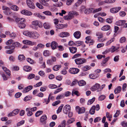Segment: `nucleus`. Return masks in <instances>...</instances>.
Instances as JSON below:
<instances>
[{
	"instance_id": "8fccbe9b",
	"label": "nucleus",
	"mask_w": 127,
	"mask_h": 127,
	"mask_svg": "<svg viewBox=\"0 0 127 127\" xmlns=\"http://www.w3.org/2000/svg\"><path fill=\"white\" fill-rule=\"evenodd\" d=\"M14 52V51L10 49L6 50L5 53L7 54H11L13 53Z\"/></svg>"
},
{
	"instance_id": "39448f33",
	"label": "nucleus",
	"mask_w": 127,
	"mask_h": 127,
	"mask_svg": "<svg viewBox=\"0 0 127 127\" xmlns=\"http://www.w3.org/2000/svg\"><path fill=\"white\" fill-rule=\"evenodd\" d=\"M70 106L69 105H66L64 107L63 109V112L66 114H67L70 110Z\"/></svg>"
},
{
	"instance_id": "f704fd0d",
	"label": "nucleus",
	"mask_w": 127,
	"mask_h": 127,
	"mask_svg": "<svg viewBox=\"0 0 127 127\" xmlns=\"http://www.w3.org/2000/svg\"><path fill=\"white\" fill-rule=\"evenodd\" d=\"M34 15L36 17H38L40 19H44L45 18V17L41 15L39 13H36L34 14Z\"/></svg>"
},
{
	"instance_id": "e433bc0d",
	"label": "nucleus",
	"mask_w": 127,
	"mask_h": 127,
	"mask_svg": "<svg viewBox=\"0 0 127 127\" xmlns=\"http://www.w3.org/2000/svg\"><path fill=\"white\" fill-rule=\"evenodd\" d=\"M12 9L14 11H17L19 9V8L16 5H13L11 7Z\"/></svg>"
},
{
	"instance_id": "3c124183",
	"label": "nucleus",
	"mask_w": 127,
	"mask_h": 127,
	"mask_svg": "<svg viewBox=\"0 0 127 127\" xmlns=\"http://www.w3.org/2000/svg\"><path fill=\"white\" fill-rule=\"evenodd\" d=\"M62 90L63 88H62L61 87L59 88H58L55 90L54 92V94H56L61 91Z\"/></svg>"
},
{
	"instance_id": "4468645a",
	"label": "nucleus",
	"mask_w": 127,
	"mask_h": 127,
	"mask_svg": "<svg viewBox=\"0 0 127 127\" xmlns=\"http://www.w3.org/2000/svg\"><path fill=\"white\" fill-rule=\"evenodd\" d=\"M33 87L32 86H29L24 89L23 92L24 93L28 92L32 89Z\"/></svg>"
},
{
	"instance_id": "f257e3e1",
	"label": "nucleus",
	"mask_w": 127,
	"mask_h": 127,
	"mask_svg": "<svg viewBox=\"0 0 127 127\" xmlns=\"http://www.w3.org/2000/svg\"><path fill=\"white\" fill-rule=\"evenodd\" d=\"M23 34L26 36H28L30 38L34 39L38 38L39 36L40 35L36 32H30L28 31L24 32Z\"/></svg>"
},
{
	"instance_id": "c9c22d12",
	"label": "nucleus",
	"mask_w": 127,
	"mask_h": 127,
	"mask_svg": "<svg viewBox=\"0 0 127 127\" xmlns=\"http://www.w3.org/2000/svg\"><path fill=\"white\" fill-rule=\"evenodd\" d=\"M91 67L89 66L86 65L84 66L82 68V69L84 71H86L89 70Z\"/></svg>"
},
{
	"instance_id": "0eeeda50",
	"label": "nucleus",
	"mask_w": 127,
	"mask_h": 127,
	"mask_svg": "<svg viewBox=\"0 0 127 127\" xmlns=\"http://www.w3.org/2000/svg\"><path fill=\"white\" fill-rule=\"evenodd\" d=\"M79 71V69L78 68H72L69 69V72L72 74H77Z\"/></svg>"
},
{
	"instance_id": "4be33fe9",
	"label": "nucleus",
	"mask_w": 127,
	"mask_h": 127,
	"mask_svg": "<svg viewBox=\"0 0 127 127\" xmlns=\"http://www.w3.org/2000/svg\"><path fill=\"white\" fill-rule=\"evenodd\" d=\"M110 26L107 25L103 26L101 28V30L103 31H107L109 30L110 28Z\"/></svg>"
},
{
	"instance_id": "774afa93",
	"label": "nucleus",
	"mask_w": 127,
	"mask_h": 127,
	"mask_svg": "<svg viewBox=\"0 0 127 127\" xmlns=\"http://www.w3.org/2000/svg\"><path fill=\"white\" fill-rule=\"evenodd\" d=\"M36 5L37 7L40 9H42L43 8V6L38 2H37L36 3Z\"/></svg>"
},
{
	"instance_id": "f8f14e48",
	"label": "nucleus",
	"mask_w": 127,
	"mask_h": 127,
	"mask_svg": "<svg viewBox=\"0 0 127 127\" xmlns=\"http://www.w3.org/2000/svg\"><path fill=\"white\" fill-rule=\"evenodd\" d=\"M67 26V24H58V25H55V27L59 29H61L65 27H66Z\"/></svg>"
},
{
	"instance_id": "423d86ee",
	"label": "nucleus",
	"mask_w": 127,
	"mask_h": 127,
	"mask_svg": "<svg viewBox=\"0 0 127 127\" xmlns=\"http://www.w3.org/2000/svg\"><path fill=\"white\" fill-rule=\"evenodd\" d=\"M76 109L77 111L78 112V114L84 113L85 111V109L84 107L80 108L78 106H76Z\"/></svg>"
},
{
	"instance_id": "f3484780",
	"label": "nucleus",
	"mask_w": 127,
	"mask_h": 127,
	"mask_svg": "<svg viewBox=\"0 0 127 127\" xmlns=\"http://www.w3.org/2000/svg\"><path fill=\"white\" fill-rule=\"evenodd\" d=\"M74 36L76 38H79L81 35V33L79 31H77L75 32L74 33Z\"/></svg>"
},
{
	"instance_id": "7ed1b4c3",
	"label": "nucleus",
	"mask_w": 127,
	"mask_h": 127,
	"mask_svg": "<svg viewBox=\"0 0 127 127\" xmlns=\"http://www.w3.org/2000/svg\"><path fill=\"white\" fill-rule=\"evenodd\" d=\"M74 61L76 64L78 65L82 64L87 62L86 60L84 58L76 59Z\"/></svg>"
},
{
	"instance_id": "393cba45",
	"label": "nucleus",
	"mask_w": 127,
	"mask_h": 127,
	"mask_svg": "<svg viewBox=\"0 0 127 127\" xmlns=\"http://www.w3.org/2000/svg\"><path fill=\"white\" fill-rule=\"evenodd\" d=\"M86 84V82L83 80H80L78 82V84L80 86H84Z\"/></svg>"
},
{
	"instance_id": "09e8293b",
	"label": "nucleus",
	"mask_w": 127,
	"mask_h": 127,
	"mask_svg": "<svg viewBox=\"0 0 127 127\" xmlns=\"http://www.w3.org/2000/svg\"><path fill=\"white\" fill-rule=\"evenodd\" d=\"M19 111V110L18 109H15L13 111H12V113H13V115L15 116L18 113Z\"/></svg>"
},
{
	"instance_id": "a878e982",
	"label": "nucleus",
	"mask_w": 127,
	"mask_h": 127,
	"mask_svg": "<svg viewBox=\"0 0 127 127\" xmlns=\"http://www.w3.org/2000/svg\"><path fill=\"white\" fill-rule=\"evenodd\" d=\"M23 69L25 71L29 72L32 69L31 67L28 66H25L23 67Z\"/></svg>"
},
{
	"instance_id": "13d9d810",
	"label": "nucleus",
	"mask_w": 127,
	"mask_h": 127,
	"mask_svg": "<svg viewBox=\"0 0 127 127\" xmlns=\"http://www.w3.org/2000/svg\"><path fill=\"white\" fill-rule=\"evenodd\" d=\"M35 77V75L33 74H30L28 77V79H32Z\"/></svg>"
},
{
	"instance_id": "1a4fd4ad",
	"label": "nucleus",
	"mask_w": 127,
	"mask_h": 127,
	"mask_svg": "<svg viewBox=\"0 0 127 127\" xmlns=\"http://www.w3.org/2000/svg\"><path fill=\"white\" fill-rule=\"evenodd\" d=\"M121 9L120 7H114L111 8L110 10V11L112 13H116L119 11Z\"/></svg>"
},
{
	"instance_id": "5701e85b",
	"label": "nucleus",
	"mask_w": 127,
	"mask_h": 127,
	"mask_svg": "<svg viewBox=\"0 0 127 127\" xmlns=\"http://www.w3.org/2000/svg\"><path fill=\"white\" fill-rule=\"evenodd\" d=\"M93 8H91L89 9H86L84 11V13L86 14H89L92 12L93 13Z\"/></svg>"
},
{
	"instance_id": "4d7b16f0",
	"label": "nucleus",
	"mask_w": 127,
	"mask_h": 127,
	"mask_svg": "<svg viewBox=\"0 0 127 127\" xmlns=\"http://www.w3.org/2000/svg\"><path fill=\"white\" fill-rule=\"evenodd\" d=\"M114 38L111 39L106 43V45L107 46L109 45L112 42L114 41Z\"/></svg>"
},
{
	"instance_id": "20e7f679",
	"label": "nucleus",
	"mask_w": 127,
	"mask_h": 127,
	"mask_svg": "<svg viewBox=\"0 0 127 127\" xmlns=\"http://www.w3.org/2000/svg\"><path fill=\"white\" fill-rule=\"evenodd\" d=\"M100 85L98 83L95 84L91 88V90L92 91H95L97 90V92H99V87Z\"/></svg>"
},
{
	"instance_id": "603ef678",
	"label": "nucleus",
	"mask_w": 127,
	"mask_h": 127,
	"mask_svg": "<svg viewBox=\"0 0 127 127\" xmlns=\"http://www.w3.org/2000/svg\"><path fill=\"white\" fill-rule=\"evenodd\" d=\"M13 44L15 47H19L21 46L20 44L18 42H15L13 43Z\"/></svg>"
},
{
	"instance_id": "bf43d9fd",
	"label": "nucleus",
	"mask_w": 127,
	"mask_h": 127,
	"mask_svg": "<svg viewBox=\"0 0 127 127\" xmlns=\"http://www.w3.org/2000/svg\"><path fill=\"white\" fill-rule=\"evenodd\" d=\"M49 87L52 89H56L57 87V85L55 84H50L49 85Z\"/></svg>"
},
{
	"instance_id": "58836bf2",
	"label": "nucleus",
	"mask_w": 127,
	"mask_h": 127,
	"mask_svg": "<svg viewBox=\"0 0 127 127\" xmlns=\"http://www.w3.org/2000/svg\"><path fill=\"white\" fill-rule=\"evenodd\" d=\"M43 54L45 56H49L50 55L49 51L47 50L44 51L43 52Z\"/></svg>"
},
{
	"instance_id": "a211bd4d",
	"label": "nucleus",
	"mask_w": 127,
	"mask_h": 127,
	"mask_svg": "<svg viewBox=\"0 0 127 127\" xmlns=\"http://www.w3.org/2000/svg\"><path fill=\"white\" fill-rule=\"evenodd\" d=\"M69 35V33L67 32H63L59 34V36L62 37H66Z\"/></svg>"
},
{
	"instance_id": "69168bd1",
	"label": "nucleus",
	"mask_w": 127,
	"mask_h": 127,
	"mask_svg": "<svg viewBox=\"0 0 127 127\" xmlns=\"http://www.w3.org/2000/svg\"><path fill=\"white\" fill-rule=\"evenodd\" d=\"M96 35L98 36V38H101L102 37V34L100 32H97L96 33Z\"/></svg>"
},
{
	"instance_id": "f03ea898",
	"label": "nucleus",
	"mask_w": 127,
	"mask_h": 127,
	"mask_svg": "<svg viewBox=\"0 0 127 127\" xmlns=\"http://www.w3.org/2000/svg\"><path fill=\"white\" fill-rule=\"evenodd\" d=\"M25 19L23 18H16L15 21L18 23V27L21 29L24 28L25 27L26 25L24 23Z\"/></svg>"
},
{
	"instance_id": "9d476101",
	"label": "nucleus",
	"mask_w": 127,
	"mask_h": 127,
	"mask_svg": "<svg viewBox=\"0 0 127 127\" xmlns=\"http://www.w3.org/2000/svg\"><path fill=\"white\" fill-rule=\"evenodd\" d=\"M47 118V116L46 115H43L40 118V122H41L43 125L45 124L46 123V120Z\"/></svg>"
},
{
	"instance_id": "2eb2a0df",
	"label": "nucleus",
	"mask_w": 127,
	"mask_h": 127,
	"mask_svg": "<svg viewBox=\"0 0 127 127\" xmlns=\"http://www.w3.org/2000/svg\"><path fill=\"white\" fill-rule=\"evenodd\" d=\"M21 13L22 14L28 16L31 15L32 14V13L31 12L24 10L21 11Z\"/></svg>"
},
{
	"instance_id": "c03bdc74",
	"label": "nucleus",
	"mask_w": 127,
	"mask_h": 127,
	"mask_svg": "<svg viewBox=\"0 0 127 127\" xmlns=\"http://www.w3.org/2000/svg\"><path fill=\"white\" fill-rule=\"evenodd\" d=\"M13 41L12 39H10L8 40L6 43V45H11L12 44H13Z\"/></svg>"
},
{
	"instance_id": "2f4dec72",
	"label": "nucleus",
	"mask_w": 127,
	"mask_h": 127,
	"mask_svg": "<svg viewBox=\"0 0 127 127\" xmlns=\"http://www.w3.org/2000/svg\"><path fill=\"white\" fill-rule=\"evenodd\" d=\"M18 59L20 61L25 60V57L23 55H20L18 57Z\"/></svg>"
},
{
	"instance_id": "052dcab7",
	"label": "nucleus",
	"mask_w": 127,
	"mask_h": 127,
	"mask_svg": "<svg viewBox=\"0 0 127 127\" xmlns=\"http://www.w3.org/2000/svg\"><path fill=\"white\" fill-rule=\"evenodd\" d=\"M25 122L24 120H22L20 122H19L17 123V127H19L21 126V125H23Z\"/></svg>"
},
{
	"instance_id": "680f3d73",
	"label": "nucleus",
	"mask_w": 127,
	"mask_h": 127,
	"mask_svg": "<svg viewBox=\"0 0 127 127\" xmlns=\"http://www.w3.org/2000/svg\"><path fill=\"white\" fill-rule=\"evenodd\" d=\"M73 1L74 0H67L66 2V4L68 5H70L71 4Z\"/></svg>"
},
{
	"instance_id": "a19ab883",
	"label": "nucleus",
	"mask_w": 127,
	"mask_h": 127,
	"mask_svg": "<svg viewBox=\"0 0 127 127\" xmlns=\"http://www.w3.org/2000/svg\"><path fill=\"white\" fill-rule=\"evenodd\" d=\"M89 76L90 78L91 79H95L98 77L97 76H96L93 74H89Z\"/></svg>"
},
{
	"instance_id": "864d4df0",
	"label": "nucleus",
	"mask_w": 127,
	"mask_h": 127,
	"mask_svg": "<svg viewBox=\"0 0 127 127\" xmlns=\"http://www.w3.org/2000/svg\"><path fill=\"white\" fill-rule=\"evenodd\" d=\"M9 36L12 38L13 39L16 37V35L15 33H12L11 34L10 33Z\"/></svg>"
},
{
	"instance_id": "b1692460",
	"label": "nucleus",
	"mask_w": 127,
	"mask_h": 127,
	"mask_svg": "<svg viewBox=\"0 0 127 127\" xmlns=\"http://www.w3.org/2000/svg\"><path fill=\"white\" fill-rule=\"evenodd\" d=\"M72 18V16L69 14V13H68V15L65 16L64 17V19L67 20H70Z\"/></svg>"
},
{
	"instance_id": "72a5a7b5",
	"label": "nucleus",
	"mask_w": 127,
	"mask_h": 127,
	"mask_svg": "<svg viewBox=\"0 0 127 127\" xmlns=\"http://www.w3.org/2000/svg\"><path fill=\"white\" fill-rule=\"evenodd\" d=\"M95 98L94 97L92 99L89 100L87 103V104L88 105H90L92 104L95 101Z\"/></svg>"
},
{
	"instance_id": "a18cd8bd",
	"label": "nucleus",
	"mask_w": 127,
	"mask_h": 127,
	"mask_svg": "<svg viewBox=\"0 0 127 127\" xmlns=\"http://www.w3.org/2000/svg\"><path fill=\"white\" fill-rule=\"evenodd\" d=\"M27 61L31 64H33L34 63V61L31 59L30 58H28L26 59Z\"/></svg>"
},
{
	"instance_id": "9b49d317",
	"label": "nucleus",
	"mask_w": 127,
	"mask_h": 127,
	"mask_svg": "<svg viewBox=\"0 0 127 127\" xmlns=\"http://www.w3.org/2000/svg\"><path fill=\"white\" fill-rule=\"evenodd\" d=\"M56 60V57L54 56L51 57V59L48 60L47 61V63L48 64H52L54 62H55Z\"/></svg>"
},
{
	"instance_id": "de8ad7c7",
	"label": "nucleus",
	"mask_w": 127,
	"mask_h": 127,
	"mask_svg": "<svg viewBox=\"0 0 127 127\" xmlns=\"http://www.w3.org/2000/svg\"><path fill=\"white\" fill-rule=\"evenodd\" d=\"M126 38L125 37H121L120 39V42L121 43H123L125 42L126 41Z\"/></svg>"
},
{
	"instance_id": "bb28decb",
	"label": "nucleus",
	"mask_w": 127,
	"mask_h": 127,
	"mask_svg": "<svg viewBox=\"0 0 127 127\" xmlns=\"http://www.w3.org/2000/svg\"><path fill=\"white\" fill-rule=\"evenodd\" d=\"M69 14L72 16V18L74 17V16L75 15L76 16L78 15L79 14L77 12L74 11H72L69 12Z\"/></svg>"
},
{
	"instance_id": "ea45409f",
	"label": "nucleus",
	"mask_w": 127,
	"mask_h": 127,
	"mask_svg": "<svg viewBox=\"0 0 127 127\" xmlns=\"http://www.w3.org/2000/svg\"><path fill=\"white\" fill-rule=\"evenodd\" d=\"M102 8L101 7H99L98 8L94 9L93 11V13H95L98 12L101 10Z\"/></svg>"
},
{
	"instance_id": "412c9836",
	"label": "nucleus",
	"mask_w": 127,
	"mask_h": 127,
	"mask_svg": "<svg viewBox=\"0 0 127 127\" xmlns=\"http://www.w3.org/2000/svg\"><path fill=\"white\" fill-rule=\"evenodd\" d=\"M95 105L93 106L90 109L89 112L91 115L94 114L95 112Z\"/></svg>"
},
{
	"instance_id": "c85d7f7f",
	"label": "nucleus",
	"mask_w": 127,
	"mask_h": 127,
	"mask_svg": "<svg viewBox=\"0 0 127 127\" xmlns=\"http://www.w3.org/2000/svg\"><path fill=\"white\" fill-rule=\"evenodd\" d=\"M125 22L126 21L125 20L119 21L116 22V24L118 26L123 25L124 23H125Z\"/></svg>"
},
{
	"instance_id": "49530a36",
	"label": "nucleus",
	"mask_w": 127,
	"mask_h": 127,
	"mask_svg": "<svg viewBox=\"0 0 127 127\" xmlns=\"http://www.w3.org/2000/svg\"><path fill=\"white\" fill-rule=\"evenodd\" d=\"M78 91L74 90L72 91V96H74L75 94L78 96L79 95L78 94Z\"/></svg>"
},
{
	"instance_id": "5fc2aeb1",
	"label": "nucleus",
	"mask_w": 127,
	"mask_h": 127,
	"mask_svg": "<svg viewBox=\"0 0 127 127\" xmlns=\"http://www.w3.org/2000/svg\"><path fill=\"white\" fill-rule=\"evenodd\" d=\"M83 42L81 41H78L76 42L75 43V44L77 46H79L83 44Z\"/></svg>"
},
{
	"instance_id": "79ce46f5",
	"label": "nucleus",
	"mask_w": 127,
	"mask_h": 127,
	"mask_svg": "<svg viewBox=\"0 0 127 127\" xmlns=\"http://www.w3.org/2000/svg\"><path fill=\"white\" fill-rule=\"evenodd\" d=\"M119 48V47H118L116 48L114 46H112L110 49L111 52H113L116 50H117Z\"/></svg>"
},
{
	"instance_id": "c756f323",
	"label": "nucleus",
	"mask_w": 127,
	"mask_h": 127,
	"mask_svg": "<svg viewBox=\"0 0 127 127\" xmlns=\"http://www.w3.org/2000/svg\"><path fill=\"white\" fill-rule=\"evenodd\" d=\"M61 67V65H56L54 66L53 67V69L54 71L58 70Z\"/></svg>"
},
{
	"instance_id": "6e6d98bb",
	"label": "nucleus",
	"mask_w": 127,
	"mask_h": 127,
	"mask_svg": "<svg viewBox=\"0 0 127 127\" xmlns=\"http://www.w3.org/2000/svg\"><path fill=\"white\" fill-rule=\"evenodd\" d=\"M105 96L104 95H102L100 96L98 98L99 100L102 101L105 98Z\"/></svg>"
},
{
	"instance_id": "7c9ffc66",
	"label": "nucleus",
	"mask_w": 127,
	"mask_h": 127,
	"mask_svg": "<svg viewBox=\"0 0 127 127\" xmlns=\"http://www.w3.org/2000/svg\"><path fill=\"white\" fill-rule=\"evenodd\" d=\"M110 58V57H108L104 59L102 61V63H101L102 65L103 66L104 64H106L109 59Z\"/></svg>"
},
{
	"instance_id": "37998d69",
	"label": "nucleus",
	"mask_w": 127,
	"mask_h": 127,
	"mask_svg": "<svg viewBox=\"0 0 127 127\" xmlns=\"http://www.w3.org/2000/svg\"><path fill=\"white\" fill-rule=\"evenodd\" d=\"M43 113V111H38L35 114V116L37 117L39 116Z\"/></svg>"
},
{
	"instance_id": "473e14b6",
	"label": "nucleus",
	"mask_w": 127,
	"mask_h": 127,
	"mask_svg": "<svg viewBox=\"0 0 127 127\" xmlns=\"http://www.w3.org/2000/svg\"><path fill=\"white\" fill-rule=\"evenodd\" d=\"M43 25L44 28L46 29H49L50 27V26L49 24L48 23L45 22L44 23Z\"/></svg>"
},
{
	"instance_id": "6e6552de",
	"label": "nucleus",
	"mask_w": 127,
	"mask_h": 127,
	"mask_svg": "<svg viewBox=\"0 0 127 127\" xmlns=\"http://www.w3.org/2000/svg\"><path fill=\"white\" fill-rule=\"evenodd\" d=\"M26 2L28 6L30 8L34 9L35 8L33 3L30 0H27Z\"/></svg>"
},
{
	"instance_id": "e2e57ef3",
	"label": "nucleus",
	"mask_w": 127,
	"mask_h": 127,
	"mask_svg": "<svg viewBox=\"0 0 127 127\" xmlns=\"http://www.w3.org/2000/svg\"><path fill=\"white\" fill-rule=\"evenodd\" d=\"M116 0H105V2L107 3H112L114 2Z\"/></svg>"
},
{
	"instance_id": "cd10ccee",
	"label": "nucleus",
	"mask_w": 127,
	"mask_h": 127,
	"mask_svg": "<svg viewBox=\"0 0 127 127\" xmlns=\"http://www.w3.org/2000/svg\"><path fill=\"white\" fill-rule=\"evenodd\" d=\"M40 3L43 5L48 6L49 5L48 4L47 2V1H45L43 0H39Z\"/></svg>"
},
{
	"instance_id": "4c0bfd02",
	"label": "nucleus",
	"mask_w": 127,
	"mask_h": 127,
	"mask_svg": "<svg viewBox=\"0 0 127 127\" xmlns=\"http://www.w3.org/2000/svg\"><path fill=\"white\" fill-rule=\"evenodd\" d=\"M64 106V105L62 104L59 107L57 111V114H58L59 113L61 112L62 110L63 107Z\"/></svg>"
},
{
	"instance_id": "dca6fc26",
	"label": "nucleus",
	"mask_w": 127,
	"mask_h": 127,
	"mask_svg": "<svg viewBox=\"0 0 127 127\" xmlns=\"http://www.w3.org/2000/svg\"><path fill=\"white\" fill-rule=\"evenodd\" d=\"M51 45L52 49L54 50L58 46V44L57 42L53 41L51 42Z\"/></svg>"
},
{
	"instance_id": "0e129e2a",
	"label": "nucleus",
	"mask_w": 127,
	"mask_h": 127,
	"mask_svg": "<svg viewBox=\"0 0 127 127\" xmlns=\"http://www.w3.org/2000/svg\"><path fill=\"white\" fill-rule=\"evenodd\" d=\"M81 56V54H76L74 55L72 57V59H74L76 58H78L79 56Z\"/></svg>"
},
{
	"instance_id": "aec40b11",
	"label": "nucleus",
	"mask_w": 127,
	"mask_h": 127,
	"mask_svg": "<svg viewBox=\"0 0 127 127\" xmlns=\"http://www.w3.org/2000/svg\"><path fill=\"white\" fill-rule=\"evenodd\" d=\"M69 50L71 53L73 54L76 53L77 51V48L76 47H71L69 48Z\"/></svg>"
},
{
	"instance_id": "ddd939ff",
	"label": "nucleus",
	"mask_w": 127,
	"mask_h": 127,
	"mask_svg": "<svg viewBox=\"0 0 127 127\" xmlns=\"http://www.w3.org/2000/svg\"><path fill=\"white\" fill-rule=\"evenodd\" d=\"M32 27L33 28L35 29H37V26L38 24V22L37 21H32Z\"/></svg>"
},
{
	"instance_id": "338daca9",
	"label": "nucleus",
	"mask_w": 127,
	"mask_h": 127,
	"mask_svg": "<svg viewBox=\"0 0 127 127\" xmlns=\"http://www.w3.org/2000/svg\"><path fill=\"white\" fill-rule=\"evenodd\" d=\"M31 41L28 40H25L23 41V43L25 44L29 45Z\"/></svg>"
},
{
	"instance_id": "6ab92c4d",
	"label": "nucleus",
	"mask_w": 127,
	"mask_h": 127,
	"mask_svg": "<svg viewBox=\"0 0 127 127\" xmlns=\"http://www.w3.org/2000/svg\"><path fill=\"white\" fill-rule=\"evenodd\" d=\"M122 90L121 87L120 86L117 87L115 89L114 92L115 94H117L120 92Z\"/></svg>"
}]
</instances>
